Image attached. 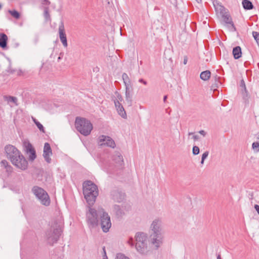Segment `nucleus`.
<instances>
[{
	"label": "nucleus",
	"instance_id": "f257e3e1",
	"mask_svg": "<svg viewBox=\"0 0 259 259\" xmlns=\"http://www.w3.org/2000/svg\"><path fill=\"white\" fill-rule=\"evenodd\" d=\"M6 156L16 167L25 170L28 167V162L21 152L14 146L8 144L4 148Z\"/></svg>",
	"mask_w": 259,
	"mask_h": 259
},
{
	"label": "nucleus",
	"instance_id": "f03ea898",
	"mask_svg": "<svg viewBox=\"0 0 259 259\" xmlns=\"http://www.w3.org/2000/svg\"><path fill=\"white\" fill-rule=\"evenodd\" d=\"M61 232V222L53 221L52 222L50 227L46 231L45 238L49 244L53 245L58 241Z\"/></svg>",
	"mask_w": 259,
	"mask_h": 259
},
{
	"label": "nucleus",
	"instance_id": "7ed1b4c3",
	"mask_svg": "<svg viewBox=\"0 0 259 259\" xmlns=\"http://www.w3.org/2000/svg\"><path fill=\"white\" fill-rule=\"evenodd\" d=\"M83 193L89 205H92L98 195L97 186L91 181H85L83 183Z\"/></svg>",
	"mask_w": 259,
	"mask_h": 259
},
{
	"label": "nucleus",
	"instance_id": "20e7f679",
	"mask_svg": "<svg viewBox=\"0 0 259 259\" xmlns=\"http://www.w3.org/2000/svg\"><path fill=\"white\" fill-rule=\"evenodd\" d=\"M135 247L137 251L143 255L147 254L149 252L147 246V236L146 234L142 232L137 233L135 235Z\"/></svg>",
	"mask_w": 259,
	"mask_h": 259
},
{
	"label": "nucleus",
	"instance_id": "39448f33",
	"mask_svg": "<svg viewBox=\"0 0 259 259\" xmlns=\"http://www.w3.org/2000/svg\"><path fill=\"white\" fill-rule=\"evenodd\" d=\"M75 125L76 130L85 136L89 135L93 130V125L88 119L77 117L75 119Z\"/></svg>",
	"mask_w": 259,
	"mask_h": 259
},
{
	"label": "nucleus",
	"instance_id": "423d86ee",
	"mask_svg": "<svg viewBox=\"0 0 259 259\" xmlns=\"http://www.w3.org/2000/svg\"><path fill=\"white\" fill-rule=\"evenodd\" d=\"M98 214L100 219V225L102 231L107 233L111 227L110 217L102 208H98Z\"/></svg>",
	"mask_w": 259,
	"mask_h": 259
},
{
	"label": "nucleus",
	"instance_id": "0eeeda50",
	"mask_svg": "<svg viewBox=\"0 0 259 259\" xmlns=\"http://www.w3.org/2000/svg\"><path fill=\"white\" fill-rule=\"evenodd\" d=\"M32 193L40 201V203L46 206L50 204V200L48 193L41 188L34 186L32 189Z\"/></svg>",
	"mask_w": 259,
	"mask_h": 259
},
{
	"label": "nucleus",
	"instance_id": "6e6552de",
	"mask_svg": "<svg viewBox=\"0 0 259 259\" xmlns=\"http://www.w3.org/2000/svg\"><path fill=\"white\" fill-rule=\"evenodd\" d=\"M86 217L87 224L90 229L95 228L98 226V217H99L98 209L96 210L90 207L89 211L86 213Z\"/></svg>",
	"mask_w": 259,
	"mask_h": 259
},
{
	"label": "nucleus",
	"instance_id": "1a4fd4ad",
	"mask_svg": "<svg viewBox=\"0 0 259 259\" xmlns=\"http://www.w3.org/2000/svg\"><path fill=\"white\" fill-rule=\"evenodd\" d=\"M98 144L100 146H106L111 148L115 147L114 140L109 136L101 135L98 138Z\"/></svg>",
	"mask_w": 259,
	"mask_h": 259
},
{
	"label": "nucleus",
	"instance_id": "9d476101",
	"mask_svg": "<svg viewBox=\"0 0 259 259\" xmlns=\"http://www.w3.org/2000/svg\"><path fill=\"white\" fill-rule=\"evenodd\" d=\"M162 234H153L151 233L150 236V241L151 244L154 246V247L157 249L162 244L163 242Z\"/></svg>",
	"mask_w": 259,
	"mask_h": 259
},
{
	"label": "nucleus",
	"instance_id": "9b49d317",
	"mask_svg": "<svg viewBox=\"0 0 259 259\" xmlns=\"http://www.w3.org/2000/svg\"><path fill=\"white\" fill-rule=\"evenodd\" d=\"M150 229L153 234H162V221L159 219H156L153 221Z\"/></svg>",
	"mask_w": 259,
	"mask_h": 259
},
{
	"label": "nucleus",
	"instance_id": "f8f14e48",
	"mask_svg": "<svg viewBox=\"0 0 259 259\" xmlns=\"http://www.w3.org/2000/svg\"><path fill=\"white\" fill-rule=\"evenodd\" d=\"M110 197L115 202L120 203L124 199L125 194L118 190H113L110 193Z\"/></svg>",
	"mask_w": 259,
	"mask_h": 259
},
{
	"label": "nucleus",
	"instance_id": "ddd939ff",
	"mask_svg": "<svg viewBox=\"0 0 259 259\" xmlns=\"http://www.w3.org/2000/svg\"><path fill=\"white\" fill-rule=\"evenodd\" d=\"M59 38L63 46L66 48L68 46L66 35L65 31V28L63 22H61L59 26Z\"/></svg>",
	"mask_w": 259,
	"mask_h": 259
},
{
	"label": "nucleus",
	"instance_id": "4468645a",
	"mask_svg": "<svg viewBox=\"0 0 259 259\" xmlns=\"http://www.w3.org/2000/svg\"><path fill=\"white\" fill-rule=\"evenodd\" d=\"M52 155V151L50 144L48 143H45L44 147L43 156L48 163L51 162V158L50 157Z\"/></svg>",
	"mask_w": 259,
	"mask_h": 259
},
{
	"label": "nucleus",
	"instance_id": "2eb2a0df",
	"mask_svg": "<svg viewBox=\"0 0 259 259\" xmlns=\"http://www.w3.org/2000/svg\"><path fill=\"white\" fill-rule=\"evenodd\" d=\"M112 160L116 163V166L122 167L123 165V158L121 154L118 151H115L112 155Z\"/></svg>",
	"mask_w": 259,
	"mask_h": 259
},
{
	"label": "nucleus",
	"instance_id": "dca6fc26",
	"mask_svg": "<svg viewBox=\"0 0 259 259\" xmlns=\"http://www.w3.org/2000/svg\"><path fill=\"white\" fill-rule=\"evenodd\" d=\"M114 103L118 114L123 118L126 119L127 118L126 114L122 105L118 100H114Z\"/></svg>",
	"mask_w": 259,
	"mask_h": 259
},
{
	"label": "nucleus",
	"instance_id": "f3484780",
	"mask_svg": "<svg viewBox=\"0 0 259 259\" xmlns=\"http://www.w3.org/2000/svg\"><path fill=\"white\" fill-rule=\"evenodd\" d=\"M26 151L29 155V159L31 161L34 160L36 158L35 151L32 145L28 143L26 146Z\"/></svg>",
	"mask_w": 259,
	"mask_h": 259
},
{
	"label": "nucleus",
	"instance_id": "a211bd4d",
	"mask_svg": "<svg viewBox=\"0 0 259 259\" xmlns=\"http://www.w3.org/2000/svg\"><path fill=\"white\" fill-rule=\"evenodd\" d=\"M113 211L118 218H122L125 214L123 207L118 205H114L113 206Z\"/></svg>",
	"mask_w": 259,
	"mask_h": 259
},
{
	"label": "nucleus",
	"instance_id": "6ab92c4d",
	"mask_svg": "<svg viewBox=\"0 0 259 259\" xmlns=\"http://www.w3.org/2000/svg\"><path fill=\"white\" fill-rule=\"evenodd\" d=\"M132 86L125 87V101L128 106H131L132 105Z\"/></svg>",
	"mask_w": 259,
	"mask_h": 259
},
{
	"label": "nucleus",
	"instance_id": "aec40b11",
	"mask_svg": "<svg viewBox=\"0 0 259 259\" xmlns=\"http://www.w3.org/2000/svg\"><path fill=\"white\" fill-rule=\"evenodd\" d=\"M223 19H224V22L226 23L231 25V30L232 31H236V28L233 23V21H232L231 18L230 17V16L229 15L227 14V15H223Z\"/></svg>",
	"mask_w": 259,
	"mask_h": 259
},
{
	"label": "nucleus",
	"instance_id": "412c9836",
	"mask_svg": "<svg viewBox=\"0 0 259 259\" xmlns=\"http://www.w3.org/2000/svg\"><path fill=\"white\" fill-rule=\"evenodd\" d=\"M8 37L5 33L0 34V47L3 49L7 47Z\"/></svg>",
	"mask_w": 259,
	"mask_h": 259
},
{
	"label": "nucleus",
	"instance_id": "4be33fe9",
	"mask_svg": "<svg viewBox=\"0 0 259 259\" xmlns=\"http://www.w3.org/2000/svg\"><path fill=\"white\" fill-rule=\"evenodd\" d=\"M233 55L235 59H238L241 57V49L239 46H237L233 49Z\"/></svg>",
	"mask_w": 259,
	"mask_h": 259
},
{
	"label": "nucleus",
	"instance_id": "5701e85b",
	"mask_svg": "<svg viewBox=\"0 0 259 259\" xmlns=\"http://www.w3.org/2000/svg\"><path fill=\"white\" fill-rule=\"evenodd\" d=\"M242 4L245 10H250L253 8L252 3L249 0H243Z\"/></svg>",
	"mask_w": 259,
	"mask_h": 259
},
{
	"label": "nucleus",
	"instance_id": "b1692460",
	"mask_svg": "<svg viewBox=\"0 0 259 259\" xmlns=\"http://www.w3.org/2000/svg\"><path fill=\"white\" fill-rule=\"evenodd\" d=\"M122 78L123 81V83L125 87H131V83L130 78L127 74L125 73H123L122 75Z\"/></svg>",
	"mask_w": 259,
	"mask_h": 259
},
{
	"label": "nucleus",
	"instance_id": "393cba45",
	"mask_svg": "<svg viewBox=\"0 0 259 259\" xmlns=\"http://www.w3.org/2000/svg\"><path fill=\"white\" fill-rule=\"evenodd\" d=\"M210 72L209 70H206L201 73L200 77L203 80H207L210 78Z\"/></svg>",
	"mask_w": 259,
	"mask_h": 259
},
{
	"label": "nucleus",
	"instance_id": "a878e982",
	"mask_svg": "<svg viewBox=\"0 0 259 259\" xmlns=\"http://www.w3.org/2000/svg\"><path fill=\"white\" fill-rule=\"evenodd\" d=\"M32 120H33V122H34V123L35 124V125L38 127V128L40 130V131L45 133V131L43 125L39 121H38L35 118L32 117Z\"/></svg>",
	"mask_w": 259,
	"mask_h": 259
},
{
	"label": "nucleus",
	"instance_id": "bb28decb",
	"mask_svg": "<svg viewBox=\"0 0 259 259\" xmlns=\"http://www.w3.org/2000/svg\"><path fill=\"white\" fill-rule=\"evenodd\" d=\"M8 12L9 14H10L15 19H19L20 17V15L19 13L16 10H9Z\"/></svg>",
	"mask_w": 259,
	"mask_h": 259
},
{
	"label": "nucleus",
	"instance_id": "cd10ccee",
	"mask_svg": "<svg viewBox=\"0 0 259 259\" xmlns=\"http://www.w3.org/2000/svg\"><path fill=\"white\" fill-rule=\"evenodd\" d=\"M213 6L217 10H219L221 12L224 9V7L221 5H220L217 1L213 2Z\"/></svg>",
	"mask_w": 259,
	"mask_h": 259
},
{
	"label": "nucleus",
	"instance_id": "c85d7f7f",
	"mask_svg": "<svg viewBox=\"0 0 259 259\" xmlns=\"http://www.w3.org/2000/svg\"><path fill=\"white\" fill-rule=\"evenodd\" d=\"M5 98L9 103L13 102L15 104H16L17 99L16 97L9 96V97H5Z\"/></svg>",
	"mask_w": 259,
	"mask_h": 259
},
{
	"label": "nucleus",
	"instance_id": "c756f323",
	"mask_svg": "<svg viewBox=\"0 0 259 259\" xmlns=\"http://www.w3.org/2000/svg\"><path fill=\"white\" fill-rule=\"evenodd\" d=\"M208 154H209V152L207 151H205V152H204L202 154V157H201V160L200 162V163L201 164H204V161L205 159L208 157Z\"/></svg>",
	"mask_w": 259,
	"mask_h": 259
},
{
	"label": "nucleus",
	"instance_id": "7c9ffc66",
	"mask_svg": "<svg viewBox=\"0 0 259 259\" xmlns=\"http://www.w3.org/2000/svg\"><path fill=\"white\" fill-rule=\"evenodd\" d=\"M252 35L254 39L256 40L257 45L259 46V33L256 31H253Z\"/></svg>",
	"mask_w": 259,
	"mask_h": 259
},
{
	"label": "nucleus",
	"instance_id": "2f4dec72",
	"mask_svg": "<svg viewBox=\"0 0 259 259\" xmlns=\"http://www.w3.org/2000/svg\"><path fill=\"white\" fill-rule=\"evenodd\" d=\"M200 152L199 148L198 146H194L192 148V153L194 155H198Z\"/></svg>",
	"mask_w": 259,
	"mask_h": 259
},
{
	"label": "nucleus",
	"instance_id": "473e14b6",
	"mask_svg": "<svg viewBox=\"0 0 259 259\" xmlns=\"http://www.w3.org/2000/svg\"><path fill=\"white\" fill-rule=\"evenodd\" d=\"M252 149L256 152L259 151V143L253 142L252 144Z\"/></svg>",
	"mask_w": 259,
	"mask_h": 259
},
{
	"label": "nucleus",
	"instance_id": "72a5a7b5",
	"mask_svg": "<svg viewBox=\"0 0 259 259\" xmlns=\"http://www.w3.org/2000/svg\"><path fill=\"white\" fill-rule=\"evenodd\" d=\"M116 259H130L128 257L125 256L123 254L118 253L116 255Z\"/></svg>",
	"mask_w": 259,
	"mask_h": 259
},
{
	"label": "nucleus",
	"instance_id": "f704fd0d",
	"mask_svg": "<svg viewBox=\"0 0 259 259\" xmlns=\"http://www.w3.org/2000/svg\"><path fill=\"white\" fill-rule=\"evenodd\" d=\"M115 95L116 96V99L114 100H118L119 101V102H121L123 100L122 97L121 95L117 92H116L115 93Z\"/></svg>",
	"mask_w": 259,
	"mask_h": 259
},
{
	"label": "nucleus",
	"instance_id": "c9c22d12",
	"mask_svg": "<svg viewBox=\"0 0 259 259\" xmlns=\"http://www.w3.org/2000/svg\"><path fill=\"white\" fill-rule=\"evenodd\" d=\"M240 87L243 89V90H245V93L246 94V97H247V92L246 89L245 82L243 80H241V81Z\"/></svg>",
	"mask_w": 259,
	"mask_h": 259
},
{
	"label": "nucleus",
	"instance_id": "e433bc0d",
	"mask_svg": "<svg viewBox=\"0 0 259 259\" xmlns=\"http://www.w3.org/2000/svg\"><path fill=\"white\" fill-rule=\"evenodd\" d=\"M1 164L2 165L4 166L5 167H7L8 166H9V167H11V166L9 165L8 162V161L6 160H3L1 162Z\"/></svg>",
	"mask_w": 259,
	"mask_h": 259
},
{
	"label": "nucleus",
	"instance_id": "4c0bfd02",
	"mask_svg": "<svg viewBox=\"0 0 259 259\" xmlns=\"http://www.w3.org/2000/svg\"><path fill=\"white\" fill-rule=\"evenodd\" d=\"M127 243L131 246H134V239L133 238L131 237L129 238V239L127 241Z\"/></svg>",
	"mask_w": 259,
	"mask_h": 259
},
{
	"label": "nucleus",
	"instance_id": "58836bf2",
	"mask_svg": "<svg viewBox=\"0 0 259 259\" xmlns=\"http://www.w3.org/2000/svg\"><path fill=\"white\" fill-rule=\"evenodd\" d=\"M242 96H243V99L245 100V101H246L248 100V95L247 94V97H246V94L245 93V90H243L242 91Z\"/></svg>",
	"mask_w": 259,
	"mask_h": 259
},
{
	"label": "nucleus",
	"instance_id": "ea45409f",
	"mask_svg": "<svg viewBox=\"0 0 259 259\" xmlns=\"http://www.w3.org/2000/svg\"><path fill=\"white\" fill-rule=\"evenodd\" d=\"M139 82L143 83L144 85H147V82L142 78L139 79Z\"/></svg>",
	"mask_w": 259,
	"mask_h": 259
},
{
	"label": "nucleus",
	"instance_id": "a19ab883",
	"mask_svg": "<svg viewBox=\"0 0 259 259\" xmlns=\"http://www.w3.org/2000/svg\"><path fill=\"white\" fill-rule=\"evenodd\" d=\"M199 133L202 135L203 137L205 136L206 132L204 130H201L199 132Z\"/></svg>",
	"mask_w": 259,
	"mask_h": 259
},
{
	"label": "nucleus",
	"instance_id": "79ce46f5",
	"mask_svg": "<svg viewBox=\"0 0 259 259\" xmlns=\"http://www.w3.org/2000/svg\"><path fill=\"white\" fill-rule=\"evenodd\" d=\"M254 208L259 215V205L255 204L254 205Z\"/></svg>",
	"mask_w": 259,
	"mask_h": 259
},
{
	"label": "nucleus",
	"instance_id": "37998d69",
	"mask_svg": "<svg viewBox=\"0 0 259 259\" xmlns=\"http://www.w3.org/2000/svg\"><path fill=\"white\" fill-rule=\"evenodd\" d=\"M193 139L196 141L198 140L199 138V136L198 135H194L193 137Z\"/></svg>",
	"mask_w": 259,
	"mask_h": 259
},
{
	"label": "nucleus",
	"instance_id": "c03bdc74",
	"mask_svg": "<svg viewBox=\"0 0 259 259\" xmlns=\"http://www.w3.org/2000/svg\"><path fill=\"white\" fill-rule=\"evenodd\" d=\"M187 63V57H185L184 60V64H186Z\"/></svg>",
	"mask_w": 259,
	"mask_h": 259
},
{
	"label": "nucleus",
	"instance_id": "a18cd8bd",
	"mask_svg": "<svg viewBox=\"0 0 259 259\" xmlns=\"http://www.w3.org/2000/svg\"><path fill=\"white\" fill-rule=\"evenodd\" d=\"M62 57V54L60 53V56L58 58V61H59L60 60H61Z\"/></svg>",
	"mask_w": 259,
	"mask_h": 259
},
{
	"label": "nucleus",
	"instance_id": "49530a36",
	"mask_svg": "<svg viewBox=\"0 0 259 259\" xmlns=\"http://www.w3.org/2000/svg\"><path fill=\"white\" fill-rule=\"evenodd\" d=\"M45 16L47 17V16H49V13L47 11H45Z\"/></svg>",
	"mask_w": 259,
	"mask_h": 259
},
{
	"label": "nucleus",
	"instance_id": "de8ad7c7",
	"mask_svg": "<svg viewBox=\"0 0 259 259\" xmlns=\"http://www.w3.org/2000/svg\"><path fill=\"white\" fill-rule=\"evenodd\" d=\"M167 96L166 95L164 96L163 97V101L165 102L166 101V100L167 99Z\"/></svg>",
	"mask_w": 259,
	"mask_h": 259
},
{
	"label": "nucleus",
	"instance_id": "09e8293b",
	"mask_svg": "<svg viewBox=\"0 0 259 259\" xmlns=\"http://www.w3.org/2000/svg\"><path fill=\"white\" fill-rule=\"evenodd\" d=\"M217 259H222L221 258V255L220 254H219L218 256H217Z\"/></svg>",
	"mask_w": 259,
	"mask_h": 259
},
{
	"label": "nucleus",
	"instance_id": "8fccbe9b",
	"mask_svg": "<svg viewBox=\"0 0 259 259\" xmlns=\"http://www.w3.org/2000/svg\"><path fill=\"white\" fill-rule=\"evenodd\" d=\"M196 1H197L198 3H200V2H201V0H196Z\"/></svg>",
	"mask_w": 259,
	"mask_h": 259
},
{
	"label": "nucleus",
	"instance_id": "3c124183",
	"mask_svg": "<svg viewBox=\"0 0 259 259\" xmlns=\"http://www.w3.org/2000/svg\"><path fill=\"white\" fill-rule=\"evenodd\" d=\"M256 139L259 140V135L256 136Z\"/></svg>",
	"mask_w": 259,
	"mask_h": 259
},
{
	"label": "nucleus",
	"instance_id": "603ef678",
	"mask_svg": "<svg viewBox=\"0 0 259 259\" xmlns=\"http://www.w3.org/2000/svg\"><path fill=\"white\" fill-rule=\"evenodd\" d=\"M193 133H189V135H193Z\"/></svg>",
	"mask_w": 259,
	"mask_h": 259
},
{
	"label": "nucleus",
	"instance_id": "864d4df0",
	"mask_svg": "<svg viewBox=\"0 0 259 259\" xmlns=\"http://www.w3.org/2000/svg\"><path fill=\"white\" fill-rule=\"evenodd\" d=\"M2 8V5L0 4V9Z\"/></svg>",
	"mask_w": 259,
	"mask_h": 259
}]
</instances>
